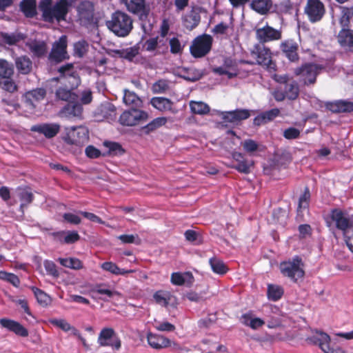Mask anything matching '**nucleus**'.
Here are the masks:
<instances>
[{
	"label": "nucleus",
	"mask_w": 353,
	"mask_h": 353,
	"mask_svg": "<svg viewBox=\"0 0 353 353\" xmlns=\"http://www.w3.org/2000/svg\"><path fill=\"white\" fill-rule=\"evenodd\" d=\"M281 48L283 52L290 61H297L299 59L298 54L299 46L292 40H287L281 43Z\"/></svg>",
	"instance_id": "21"
},
{
	"label": "nucleus",
	"mask_w": 353,
	"mask_h": 353,
	"mask_svg": "<svg viewBox=\"0 0 353 353\" xmlns=\"http://www.w3.org/2000/svg\"><path fill=\"white\" fill-rule=\"evenodd\" d=\"M151 105L161 112L171 110L173 102L165 97H153L150 101Z\"/></svg>",
	"instance_id": "32"
},
{
	"label": "nucleus",
	"mask_w": 353,
	"mask_h": 353,
	"mask_svg": "<svg viewBox=\"0 0 353 353\" xmlns=\"http://www.w3.org/2000/svg\"><path fill=\"white\" fill-rule=\"evenodd\" d=\"M0 325L18 336L22 337L28 336V330L19 322L14 320L6 318L1 319Z\"/></svg>",
	"instance_id": "19"
},
{
	"label": "nucleus",
	"mask_w": 353,
	"mask_h": 353,
	"mask_svg": "<svg viewBox=\"0 0 353 353\" xmlns=\"http://www.w3.org/2000/svg\"><path fill=\"white\" fill-rule=\"evenodd\" d=\"M46 93V90L43 88H37L26 92L23 95L26 105L32 110L34 109L35 103L44 99Z\"/></svg>",
	"instance_id": "15"
},
{
	"label": "nucleus",
	"mask_w": 353,
	"mask_h": 353,
	"mask_svg": "<svg viewBox=\"0 0 353 353\" xmlns=\"http://www.w3.org/2000/svg\"><path fill=\"white\" fill-rule=\"evenodd\" d=\"M328 109L336 113L353 112V102L339 100L327 105Z\"/></svg>",
	"instance_id": "26"
},
{
	"label": "nucleus",
	"mask_w": 353,
	"mask_h": 353,
	"mask_svg": "<svg viewBox=\"0 0 353 353\" xmlns=\"http://www.w3.org/2000/svg\"><path fill=\"white\" fill-rule=\"evenodd\" d=\"M29 48L37 57H41L47 52V46L44 41H34L30 44Z\"/></svg>",
	"instance_id": "43"
},
{
	"label": "nucleus",
	"mask_w": 353,
	"mask_h": 353,
	"mask_svg": "<svg viewBox=\"0 0 353 353\" xmlns=\"http://www.w3.org/2000/svg\"><path fill=\"white\" fill-rule=\"evenodd\" d=\"M185 237L187 241L194 243V244L199 245L202 243L201 237L199 234L192 230H188L185 232Z\"/></svg>",
	"instance_id": "60"
},
{
	"label": "nucleus",
	"mask_w": 353,
	"mask_h": 353,
	"mask_svg": "<svg viewBox=\"0 0 353 353\" xmlns=\"http://www.w3.org/2000/svg\"><path fill=\"white\" fill-rule=\"evenodd\" d=\"M251 116V111L248 109H236L232 111L222 112V119L224 122L235 125L239 124L242 121Z\"/></svg>",
	"instance_id": "14"
},
{
	"label": "nucleus",
	"mask_w": 353,
	"mask_h": 353,
	"mask_svg": "<svg viewBox=\"0 0 353 353\" xmlns=\"http://www.w3.org/2000/svg\"><path fill=\"white\" fill-rule=\"evenodd\" d=\"M14 73L12 64L5 59H0V77L2 78L11 77Z\"/></svg>",
	"instance_id": "51"
},
{
	"label": "nucleus",
	"mask_w": 353,
	"mask_h": 353,
	"mask_svg": "<svg viewBox=\"0 0 353 353\" xmlns=\"http://www.w3.org/2000/svg\"><path fill=\"white\" fill-rule=\"evenodd\" d=\"M232 157L236 162V165L232 166L233 168L241 173L248 174L250 172V168L253 165L252 161L248 160L243 154L239 152H233Z\"/></svg>",
	"instance_id": "18"
},
{
	"label": "nucleus",
	"mask_w": 353,
	"mask_h": 353,
	"mask_svg": "<svg viewBox=\"0 0 353 353\" xmlns=\"http://www.w3.org/2000/svg\"><path fill=\"white\" fill-rule=\"evenodd\" d=\"M18 196L21 201L20 207L21 208L28 205L34 200V194L29 187L19 189Z\"/></svg>",
	"instance_id": "38"
},
{
	"label": "nucleus",
	"mask_w": 353,
	"mask_h": 353,
	"mask_svg": "<svg viewBox=\"0 0 353 353\" xmlns=\"http://www.w3.org/2000/svg\"><path fill=\"white\" fill-rule=\"evenodd\" d=\"M31 131L43 134L47 139H51L59 132L60 125L55 123H41L32 126Z\"/></svg>",
	"instance_id": "16"
},
{
	"label": "nucleus",
	"mask_w": 353,
	"mask_h": 353,
	"mask_svg": "<svg viewBox=\"0 0 353 353\" xmlns=\"http://www.w3.org/2000/svg\"><path fill=\"white\" fill-rule=\"evenodd\" d=\"M147 341L150 346L156 350L166 348L171 345V341L168 338L152 332L148 333Z\"/></svg>",
	"instance_id": "20"
},
{
	"label": "nucleus",
	"mask_w": 353,
	"mask_h": 353,
	"mask_svg": "<svg viewBox=\"0 0 353 353\" xmlns=\"http://www.w3.org/2000/svg\"><path fill=\"white\" fill-rule=\"evenodd\" d=\"M281 38V29H275L268 25H266V42L268 41L279 40Z\"/></svg>",
	"instance_id": "57"
},
{
	"label": "nucleus",
	"mask_w": 353,
	"mask_h": 353,
	"mask_svg": "<svg viewBox=\"0 0 353 353\" xmlns=\"http://www.w3.org/2000/svg\"><path fill=\"white\" fill-rule=\"evenodd\" d=\"M58 72L61 78H72L74 83L71 86V89L77 88L80 82V79L77 71L74 70V64L72 63H66L59 68Z\"/></svg>",
	"instance_id": "22"
},
{
	"label": "nucleus",
	"mask_w": 353,
	"mask_h": 353,
	"mask_svg": "<svg viewBox=\"0 0 353 353\" xmlns=\"http://www.w3.org/2000/svg\"><path fill=\"white\" fill-rule=\"evenodd\" d=\"M43 266L48 274L54 278L59 277V271L57 270L56 264L53 261L45 260L43 261Z\"/></svg>",
	"instance_id": "59"
},
{
	"label": "nucleus",
	"mask_w": 353,
	"mask_h": 353,
	"mask_svg": "<svg viewBox=\"0 0 353 353\" xmlns=\"http://www.w3.org/2000/svg\"><path fill=\"white\" fill-rule=\"evenodd\" d=\"M190 107L192 112L196 114H207L210 111L209 105L202 101H191Z\"/></svg>",
	"instance_id": "44"
},
{
	"label": "nucleus",
	"mask_w": 353,
	"mask_h": 353,
	"mask_svg": "<svg viewBox=\"0 0 353 353\" xmlns=\"http://www.w3.org/2000/svg\"><path fill=\"white\" fill-rule=\"evenodd\" d=\"M0 279L11 283L13 286L18 288L20 285L19 278L14 274L6 271H0Z\"/></svg>",
	"instance_id": "53"
},
{
	"label": "nucleus",
	"mask_w": 353,
	"mask_h": 353,
	"mask_svg": "<svg viewBox=\"0 0 353 353\" xmlns=\"http://www.w3.org/2000/svg\"><path fill=\"white\" fill-rule=\"evenodd\" d=\"M83 112L81 105L76 101L68 103L61 110V113L67 117H80Z\"/></svg>",
	"instance_id": "25"
},
{
	"label": "nucleus",
	"mask_w": 353,
	"mask_h": 353,
	"mask_svg": "<svg viewBox=\"0 0 353 353\" xmlns=\"http://www.w3.org/2000/svg\"><path fill=\"white\" fill-rule=\"evenodd\" d=\"M341 17L339 23L343 28H347L350 25V20L353 18V8L341 6Z\"/></svg>",
	"instance_id": "41"
},
{
	"label": "nucleus",
	"mask_w": 353,
	"mask_h": 353,
	"mask_svg": "<svg viewBox=\"0 0 353 353\" xmlns=\"http://www.w3.org/2000/svg\"><path fill=\"white\" fill-rule=\"evenodd\" d=\"M129 12L143 16L147 12V4L145 0H121Z\"/></svg>",
	"instance_id": "17"
},
{
	"label": "nucleus",
	"mask_w": 353,
	"mask_h": 353,
	"mask_svg": "<svg viewBox=\"0 0 353 353\" xmlns=\"http://www.w3.org/2000/svg\"><path fill=\"white\" fill-rule=\"evenodd\" d=\"M88 44L85 40L79 41L74 45V54L78 57H83L88 51Z\"/></svg>",
	"instance_id": "56"
},
{
	"label": "nucleus",
	"mask_w": 353,
	"mask_h": 353,
	"mask_svg": "<svg viewBox=\"0 0 353 353\" xmlns=\"http://www.w3.org/2000/svg\"><path fill=\"white\" fill-rule=\"evenodd\" d=\"M303 266L301 259L299 256H296L292 261L281 263L280 269L284 276L296 281L304 276L305 272Z\"/></svg>",
	"instance_id": "7"
},
{
	"label": "nucleus",
	"mask_w": 353,
	"mask_h": 353,
	"mask_svg": "<svg viewBox=\"0 0 353 353\" xmlns=\"http://www.w3.org/2000/svg\"><path fill=\"white\" fill-rule=\"evenodd\" d=\"M106 26L116 36L125 37L133 29V20L126 12L117 10L112 14L110 19L106 21Z\"/></svg>",
	"instance_id": "2"
},
{
	"label": "nucleus",
	"mask_w": 353,
	"mask_h": 353,
	"mask_svg": "<svg viewBox=\"0 0 353 353\" xmlns=\"http://www.w3.org/2000/svg\"><path fill=\"white\" fill-rule=\"evenodd\" d=\"M97 343L100 346H110L114 350H119L121 347V341L112 327H103L101 330Z\"/></svg>",
	"instance_id": "10"
},
{
	"label": "nucleus",
	"mask_w": 353,
	"mask_h": 353,
	"mask_svg": "<svg viewBox=\"0 0 353 353\" xmlns=\"http://www.w3.org/2000/svg\"><path fill=\"white\" fill-rule=\"evenodd\" d=\"M209 263L212 271L218 274H225L229 270L224 262L216 257L210 258L209 260Z\"/></svg>",
	"instance_id": "40"
},
{
	"label": "nucleus",
	"mask_w": 353,
	"mask_h": 353,
	"mask_svg": "<svg viewBox=\"0 0 353 353\" xmlns=\"http://www.w3.org/2000/svg\"><path fill=\"white\" fill-rule=\"evenodd\" d=\"M168 122V119L164 117H157L154 119L152 121H151L150 123H148L147 125L143 126L141 129V130L145 134H150V133L156 131L161 127L165 125Z\"/></svg>",
	"instance_id": "31"
},
{
	"label": "nucleus",
	"mask_w": 353,
	"mask_h": 353,
	"mask_svg": "<svg viewBox=\"0 0 353 353\" xmlns=\"http://www.w3.org/2000/svg\"><path fill=\"white\" fill-rule=\"evenodd\" d=\"M338 41L345 49L353 52V30L343 28L338 34Z\"/></svg>",
	"instance_id": "24"
},
{
	"label": "nucleus",
	"mask_w": 353,
	"mask_h": 353,
	"mask_svg": "<svg viewBox=\"0 0 353 353\" xmlns=\"http://www.w3.org/2000/svg\"><path fill=\"white\" fill-rule=\"evenodd\" d=\"M304 12L309 21L315 23L321 20L325 13V8L320 0H307Z\"/></svg>",
	"instance_id": "11"
},
{
	"label": "nucleus",
	"mask_w": 353,
	"mask_h": 353,
	"mask_svg": "<svg viewBox=\"0 0 353 353\" xmlns=\"http://www.w3.org/2000/svg\"><path fill=\"white\" fill-rule=\"evenodd\" d=\"M213 38L208 34H203L194 38L190 46V52L194 58H202L211 50Z\"/></svg>",
	"instance_id": "5"
},
{
	"label": "nucleus",
	"mask_w": 353,
	"mask_h": 353,
	"mask_svg": "<svg viewBox=\"0 0 353 353\" xmlns=\"http://www.w3.org/2000/svg\"><path fill=\"white\" fill-rule=\"evenodd\" d=\"M267 294L269 300L276 301L283 296L284 289L281 285L277 284H269Z\"/></svg>",
	"instance_id": "37"
},
{
	"label": "nucleus",
	"mask_w": 353,
	"mask_h": 353,
	"mask_svg": "<svg viewBox=\"0 0 353 353\" xmlns=\"http://www.w3.org/2000/svg\"><path fill=\"white\" fill-rule=\"evenodd\" d=\"M101 268L107 272L115 275H125L135 272L134 270L121 269L116 263L111 261H106L101 265Z\"/></svg>",
	"instance_id": "35"
},
{
	"label": "nucleus",
	"mask_w": 353,
	"mask_h": 353,
	"mask_svg": "<svg viewBox=\"0 0 353 353\" xmlns=\"http://www.w3.org/2000/svg\"><path fill=\"white\" fill-rule=\"evenodd\" d=\"M1 88L3 90L10 93V94H15L18 90V85L11 77H6L1 81Z\"/></svg>",
	"instance_id": "52"
},
{
	"label": "nucleus",
	"mask_w": 353,
	"mask_h": 353,
	"mask_svg": "<svg viewBox=\"0 0 353 353\" xmlns=\"http://www.w3.org/2000/svg\"><path fill=\"white\" fill-rule=\"evenodd\" d=\"M67 39L65 36H61L54 43L49 54V59L59 63L68 58L66 52Z\"/></svg>",
	"instance_id": "13"
},
{
	"label": "nucleus",
	"mask_w": 353,
	"mask_h": 353,
	"mask_svg": "<svg viewBox=\"0 0 353 353\" xmlns=\"http://www.w3.org/2000/svg\"><path fill=\"white\" fill-rule=\"evenodd\" d=\"M140 48L138 45L124 49V59L132 61L139 53Z\"/></svg>",
	"instance_id": "61"
},
{
	"label": "nucleus",
	"mask_w": 353,
	"mask_h": 353,
	"mask_svg": "<svg viewBox=\"0 0 353 353\" xmlns=\"http://www.w3.org/2000/svg\"><path fill=\"white\" fill-rule=\"evenodd\" d=\"M66 133L63 137L64 142L70 145H74L75 152H80L81 148L88 142L89 139L88 130L83 126L70 127L65 128Z\"/></svg>",
	"instance_id": "4"
},
{
	"label": "nucleus",
	"mask_w": 353,
	"mask_h": 353,
	"mask_svg": "<svg viewBox=\"0 0 353 353\" xmlns=\"http://www.w3.org/2000/svg\"><path fill=\"white\" fill-rule=\"evenodd\" d=\"M330 218L334 222L336 228L343 232L353 228V221L350 216L340 209L331 211Z\"/></svg>",
	"instance_id": "12"
},
{
	"label": "nucleus",
	"mask_w": 353,
	"mask_h": 353,
	"mask_svg": "<svg viewBox=\"0 0 353 353\" xmlns=\"http://www.w3.org/2000/svg\"><path fill=\"white\" fill-rule=\"evenodd\" d=\"M123 100L125 105H131L133 108L140 107L142 105V101L139 96L135 92L128 90H124Z\"/></svg>",
	"instance_id": "36"
},
{
	"label": "nucleus",
	"mask_w": 353,
	"mask_h": 353,
	"mask_svg": "<svg viewBox=\"0 0 353 353\" xmlns=\"http://www.w3.org/2000/svg\"><path fill=\"white\" fill-rule=\"evenodd\" d=\"M107 285L105 283L97 284L92 289V292L99 294H105L108 297L111 298L114 294H117V292L112 291L109 289L105 288Z\"/></svg>",
	"instance_id": "58"
},
{
	"label": "nucleus",
	"mask_w": 353,
	"mask_h": 353,
	"mask_svg": "<svg viewBox=\"0 0 353 353\" xmlns=\"http://www.w3.org/2000/svg\"><path fill=\"white\" fill-rule=\"evenodd\" d=\"M23 37L20 34H9L7 32H1L0 33V40L1 42L12 46L17 44L19 41H20Z\"/></svg>",
	"instance_id": "47"
},
{
	"label": "nucleus",
	"mask_w": 353,
	"mask_h": 353,
	"mask_svg": "<svg viewBox=\"0 0 353 353\" xmlns=\"http://www.w3.org/2000/svg\"><path fill=\"white\" fill-rule=\"evenodd\" d=\"M149 118L148 112L137 108L124 111L119 117V123L123 126H134L146 121Z\"/></svg>",
	"instance_id": "8"
},
{
	"label": "nucleus",
	"mask_w": 353,
	"mask_h": 353,
	"mask_svg": "<svg viewBox=\"0 0 353 353\" xmlns=\"http://www.w3.org/2000/svg\"><path fill=\"white\" fill-rule=\"evenodd\" d=\"M306 341L310 344L318 345L324 353H345L341 347H331L330 336L322 331L315 330L312 336L306 339Z\"/></svg>",
	"instance_id": "6"
},
{
	"label": "nucleus",
	"mask_w": 353,
	"mask_h": 353,
	"mask_svg": "<svg viewBox=\"0 0 353 353\" xmlns=\"http://www.w3.org/2000/svg\"><path fill=\"white\" fill-rule=\"evenodd\" d=\"M80 239V236L77 231H65L63 243L72 244Z\"/></svg>",
	"instance_id": "62"
},
{
	"label": "nucleus",
	"mask_w": 353,
	"mask_h": 353,
	"mask_svg": "<svg viewBox=\"0 0 353 353\" xmlns=\"http://www.w3.org/2000/svg\"><path fill=\"white\" fill-rule=\"evenodd\" d=\"M56 96L58 99L67 101L68 103L72 101H77V95L71 91L63 88H59L56 91Z\"/></svg>",
	"instance_id": "45"
},
{
	"label": "nucleus",
	"mask_w": 353,
	"mask_h": 353,
	"mask_svg": "<svg viewBox=\"0 0 353 353\" xmlns=\"http://www.w3.org/2000/svg\"><path fill=\"white\" fill-rule=\"evenodd\" d=\"M266 70L270 73V77L278 83H286L288 81V75L279 76L274 72L276 70V65L272 59L266 63Z\"/></svg>",
	"instance_id": "42"
},
{
	"label": "nucleus",
	"mask_w": 353,
	"mask_h": 353,
	"mask_svg": "<svg viewBox=\"0 0 353 353\" xmlns=\"http://www.w3.org/2000/svg\"><path fill=\"white\" fill-rule=\"evenodd\" d=\"M201 16L198 12L192 10L188 14L183 17V26L189 30H192L200 23Z\"/></svg>",
	"instance_id": "29"
},
{
	"label": "nucleus",
	"mask_w": 353,
	"mask_h": 353,
	"mask_svg": "<svg viewBox=\"0 0 353 353\" xmlns=\"http://www.w3.org/2000/svg\"><path fill=\"white\" fill-rule=\"evenodd\" d=\"M343 236L347 246L353 252V227L343 232Z\"/></svg>",
	"instance_id": "64"
},
{
	"label": "nucleus",
	"mask_w": 353,
	"mask_h": 353,
	"mask_svg": "<svg viewBox=\"0 0 353 353\" xmlns=\"http://www.w3.org/2000/svg\"><path fill=\"white\" fill-rule=\"evenodd\" d=\"M310 199V192L309 188L306 187L305 188L304 192L300 196L299 199V205L297 212L298 215H300L302 210H305L309 207V201Z\"/></svg>",
	"instance_id": "50"
},
{
	"label": "nucleus",
	"mask_w": 353,
	"mask_h": 353,
	"mask_svg": "<svg viewBox=\"0 0 353 353\" xmlns=\"http://www.w3.org/2000/svg\"><path fill=\"white\" fill-rule=\"evenodd\" d=\"M94 12V4L89 1H82L78 6V13L80 18L88 22L93 20Z\"/></svg>",
	"instance_id": "23"
},
{
	"label": "nucleus",
	"mask_w": 353,
	"mask_h": 353,
	"mask_svg": "<svg viewBox=\"0 0 353 353\" xmlns=\"http://www.w3.org/2000/svg\"><path fill=\"white\" fill-rule=\"evenodd\" d=\"M241 323L253 330H256L262 327L265 323L264 321L260 318L253 317L251 312L244 314L241 318Z\"/></svg>",
	"instance_id": "33"
},
{
	"label": "nucleus",
	"mask_w": 353,
	"mask_h": 353,
	"mask_svg": "<svg viewBox=\"0 0 353 353\" xmlns=\"http://www.w3.org/2000/svg\"><path fill=\"white\" fill-rule=\"evenodd\" d=\"M324 69V66L314 63H305L294 68V74L299 77L301 83L305 86L314 85L316 81L317 76Z\"/></svg>",
	"instance_id": "3"
},
{
	"label": "nucleus",
	"mask_w": 353,
	"mask_h": 353,
	"mask_svg": "<svg viewBox=\"0 0 353 353\" xmlns=\"http://www.w3.org/2000/svg\"><path fill=\"white\" fill-rule=\"evenodd\" d=\"M288 218V212L285 210L277 208L274 210L273 212L274 220L281 225H285L286 223Z\"/></svg>",
	"instance_id": "55"
},
{
	"label": "nucleus",
	"mask_w": 353,
	"mask_h": 353,
	"mask_svg": "<svg viewBox=\"0 0 353 353\" xmlns=\"http://www.w3.org/2000/svg\"><path fill=\"white\" fill-rule=\"evenodd\" d=\"M243 150L250 156L254 155L255 152L261 150L260 145L253 139H248L241 143Z\"/></svg>",
	"instance_id": "46"
},
{
	"label": "nucleus",
	"mask_w": 353,
	"mask_h": 353,
	"mask_svg": "<svg viewBox=\"0 0 353 353\" xmlns=\"http://www.w3.org/2000/svg\"><path fill=\"white\" fill-rule=\"evenodd\" d=\"M168 83L166 80L160 79L155 82L152 86V90L154 93H163L168 89Z\"/></svg>",
	"instance_id": "63"
},
{
	"label": "nucleus",
	"mask_w": 353,
	"mask_h": 353,
	"mask_svg": "<svg viewBox=\"0 0 353 353\" xmlns=\"http://www.w3.org/2000/svg\"><path fill=\"white\" fill-rule=\"evenodd\" d=\"M57 261L63 267L72 270H79L83 268L82 261L74 257L70 258H59Z\"/></svg>",
	"instance_id": "39"
},
{
	"label": "nucleus",
	"mask_w": 353,
	"mask_h": 353,
	"mask_svg": "<svg viewBox=\"0 0 353 353\" xmlns=\"http://www.w3.org/2000/svg\"><path fill=\"white\" fill-rule=\"evenodd\" d=\"M1 103L4 106V110L9 114L17 110L20 108L19 98L17 94H6L1 99Z\"/></svg>",
	"instance_id": "28"
},
{
	"label": "nucleus",
	"mask_w": 353,
	"mask_h": 353,
	"mask_svg": "<svg viewBox=\"0 0 353 353\" xmlns=\"http://www.w3.org/2000/svg\"><path fill=\"white\" fill-rule=\"evenodd\" d=\"M19 8L27 18H34L37 14L36 0H22L20 2Z\"/></svg>",
	"instance_id": "27"
},
{
	"label": "nucleus",
	"mask_w": 353,
	"mask_h": 353,
	"mask_svg": "<svg viewBox=\"0 0 353 353\" xmlns=\"http://www.w3.org/2000/svg\"><path fill=\"white\" fill-rule=\"evenodd\" d=\"M256 37L259 43L254 46L251 52V56L254 61H241V63L254 64L257 63L263 65L265 64V27L256 30Z\"/></svg>",
	"instance_id": "9"
},
{
	"label": "nucleus",
	"mask_w": 353,
	"mask_h": 353,
	"mask_svg": "<svg viewBox=\"0 0 353 353\" xmlns=\"http://www.w3.org/2000/svg\"><path fill=\"white\" fill-rule=\"evenodd\" d=\"M105 145L108 148V152L110 155H122L124 154L125 150L122 145L117 142H105Z\"/></svg>",
	"instance_id": "54"
},
{
	"label": "nucleus",
	"mask_w": 353,
	"mask_h": 353,
	"mask_svg": "<svg viewBox=\"0 0 353 353\" xmlns=\"http://www.w3.org/2000/svg\"><path fill=\"white\" fill-rule=\"evenodd\" d=\"M32 291L33 292L37 302L42 306H47L50 302V297L44 291L37 288L32 287Z\"/></svg>",
	"instance_id": "49"
},
{
	"label": "nucleus",
	"mask_w": 353,
	"mask_h": 353,
	"mask_svg": "<svg viewBox=\"0 0 353 353\" xmlns=\"http://www.w3.org/2000/svg\"><path fill=\"white\" fill-rule=\"evenodd\" d=\"M285 96L290 100L296 99L299 94V86L298 83L294 79H290L285 83Z\"/></svg>",
	"instance_id": "34"
},
{
	"label": "nucleus",
	"mask_w": 353,
	"mask_h": 353,
	"mask_svg": "<svg viewBox=\"0 0 353 353\" xmlns=\"http://www.w3.org/2000/svg\"><path fill=\"white\" fill-rule=\"evenodd\" d=\"M184 74L181 77L186 81L194 82L199 80L202 76V72L195 68H188L183 70Z\"/></svg>",
	"instance_id": "48"
},
{
	"label": "nucleus",
	"mask_w": 353,
	"mask_h": 353,
	"mask_svg": "<svg viewBox=\"0 0 353 353\" xmlns=\"http://www.w3.org/2000/svg\"><path fill=\"white\" fill-rule=\"evenodd\" d=\"M15 65L19 73L28 74L32 70V62L28 57L21 56L15 59Z\"/></svg>",
	"instance_id": "30"
},
{
	"label": "nucleus",
	"mask_w": 353,
	"mask_h": 353,
	"mask_svg": "<svg viewBox=\"0 0 353 353\" xmlns=\"http://www.w3.org/2000/svg\"><path fill=\"white\" fill-rule=\"evenodd\" d=\"M77 0H59L53 4V0H41L39 10L41 12V19L48 23L54 21L60 22L65 21L69 8Z\"/></svg>",
	"instance_id": "1"
}]
</instances>
